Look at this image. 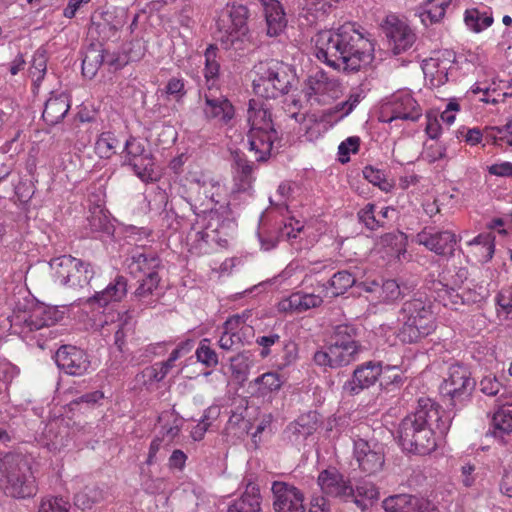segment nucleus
I'll list each match as a JSON object with an SVG mask.
<instances>
[{"mask_svg": "<svg viewBox=\"0 0 512 512\" xmlns=\"http://www.w3.org/2000/svg\"><path fill=\"white\" fill-rule=\"evenodd\" d=\"M315 56L336 70L355 72L373 60L374 44L355 23L322 30L313 38Z\"/></svg>", "mask_w": 512, "mask_h": 512, "instance_id": "1", "label": "nucleus"}, {"mask_svg": "<svg viewBox=\"0 0 512 512\" xmlns=\"http://www.w3.org/2000/svg\"><path fill=\"white\" fill-rule=\"evenodd\" d=\"M450 424L449 414L436 401L420 397L415 412L399 425V444L408 453L429 454L435 450L437 440L446 435Z\"/></svg>", "mask_w": 512, "mask_h": 512, "instance_id": "2", "label": "nucleus"}, {"mask_svg": "<svg viewBox=\"0 0 512 512\" xmlns=\"http://www.w3.org/2000/svg\"><path fill=\"white\" fill-rule=\"evenodd\" d=\"M128 293L126 277L117 275L102 291L89 297L86 303L92 308H103L102 315L94 320V326L104 335L114 333V343L121 349L126 334L132 329V318L127 310L117 311L110 304L121 302Z\"/></svg>", "mask_w": 512, "mask_h": 512, "instance_id": "3", "label": "nucleus"}, {"mask_svg": "<svg viewBox=\"0 0 512 512\" xmlns=\"http://www.w3.org/2000/svg\"><path fill=\"white\" fill-rule=\"evenodd\" d=\"M35 457L17 449L0 458V489L14 499H30L38 492Z\"/></svg>", "mask_w": 512, "mask_h": 512, "instance_id": "4", "label": "nucleus"}, {"mask_svg": "<svg viewBox=\"0 0 512 512\" xmlns=\"http://www.w3.org/2000/svg\"><path fill=\"white\" fill-rule=\"evenodd\" d=\"M466 267L444 270L440 274V280L434 284L435 300L443 306L458 311L461 307L480 302L487 295V289L483 285H474L471 281L463 286L468 279Z\"/></svg>", "mask_w": 512, "mask_h": 512, "instance_id": "5", "label": "nucleus"}, {"mask_svg": "<svg viewBox=\"0 0 512 512\" xmlns=\"http://www.w3.org/2000/svg\"><path fill=\"white\" fill-rule=\"evenodd\" d=\"M247 122L249 149L254 153L257 161H264L271 155L274 143L278 140L269 105L266 102L251 99L248 104Z\"/></svg>", "mask_w": 512, "mask_h": 512, "instance_id": "6", "label": "nucleus"}, {"mask_svg": "<svg viewBox=\"0 0 512 512\" xmlns=\"http://www.w3.org/2000/svg\"><path fill=\"white\" fill-rule=\"evenodd\" d=\"M357 329L349 324L334 329L331 343L314 353L313 360L321 367L339 368L357 360L361 346L356 340Z\"/></svg>", "mask_w": 512, "mask_h": 512, "instance_id": "7", "label": "nucleus"}, {"mask_svg": "<svg viewBox=\"0 0 512 512\" xmlns=\"http://www.w3.org/2000/svg\"><path fill=\"white\" fill-rule=\"evenodd\" d=\"M253 91L262 98L276 99L287 94L295 81L293 68L280 61L271 60L254 67Z\"/></svg>", "mask_w": 512, "mask_h": 512, "instance_id": "8", "label": "nucleus"}, {"mask_svg": "<svg viewBox=\"0 0 512 512\" xmlns=\"http://www.w3.org/2000/svg\"><path fill=\"white\" fill-rule=\"evenodd\" d=\"M399 321L402 327L399 337L403 342L413 343L429 335L435 329V315L430 300L413 298L401 309Z\"/></svg>", "mask_w": 512, "mask_h": 512, "instance_id": "9", "label": "nucleus"}, {"mask_svg": "<svg viewBox=\"0 0 512 512\" xmlns=\"http://www.w3.org/2000/svg\"><path fill=\"white\" fill-rule=\"evenodd\" d=\"M248 9L243 5H227L216 20V38L225 49L241 50L248 37Z\"/></svg>", "mask_w": 512, "mask_h": 512, "instance_id": "10", "label": "nucleus"}, {"mask_svg": "<svg viewBox=\"0 0 512 512\" xmlns=\"http://www.w3.org/2000/svg\"><path fill=\"white\" fill-rule=\"evenodd\" d=\"M57 283L62 286L80 290L87 287L94 277L90 263L70 255L54 258L50 262Z\"/></svg>", "mask_w": 512, "mask_h": 512, "instance_id": "11", "label": "nucleus"}, {"mask_svg": "<svg viewBox=\"0 0 512 512\" xmlns=\"http://www.w3.org/2000/svg\"><path fill=\"white\" fill-rule=\"evenodd\" d=\"M387 38L388 48L394 55L408 52L417 40L408 21L396 14H388L381 24Z\"/></svg>", "mask_w": 512, "mask_h": 512, "instance_id": "12", "label": "nucleus"}, {"mask_svg": "<svg viewBox=\"0 0 512 512\" xmlns=\"http://www.w3.org/2000/svg\"><path fill=\"white\" fill-rule=\"evenodd\" d=\"M422 109L409 91L401 90L392 94L382 105L380 120L391 123L394 120L417 121Z\"/></svg>", "mask_w": 512, "mask_h": 512, "instance_id": "13", "label": "nucleus"}, {"mask_svg": "<svg viewBox=\"0 0 512 512\" xmlns=\"http://www.w3.org/2000/svg\"><path fill=\"white\" fill-rule=\"evenodd\" d=\"M475 387L468 369L462 365H451L439 389L443 397L449 398L453 405L468 400Z\"/></svg>", "mask_w": 512, "mask_h": 512, "instance_id": "14", "label": "nucleus"}, {"mask_svg": "<svg viewBox=\"0 0 512 512\" xmlns=\"http://www.w3.org/2000/svg\"><path fill=\"white\" fill-rule=\"evenodd\" d=\"M303 92L311 104H327L341 95L342 88L338 79L317 71L307 78Z\"/></svg>", "mask_w": 512, "mask_h": 512, "instance_id": "15", "label": "nucleus"}, {"mask_svg": "<svg viewBox=\"0 0 512 512\" xmlns=\"http://www.w3.org/2000/svg\"><path fill=\"white\" fill-rule=\"evenodd\" d=\"M63 319V313L55 307L34 305L29 311L16 312L11 316V326H23L27 331L49 327Z\"/></svg>", "mask_w": 512, "mask_h": 512, "instance_id": "16", "label": "nucleus"}, {"mask_svg": "<svg viewBox=\"0 0 512 512\" xmlns=\"http://www.w3.org/2000/svg\"><path fill=\"white\" fill-rule=\"evenodd\" d=\"M394 369L400 370L399 365L387 364L383 366L381 362H366L354 370L351 379L343 384L342 391L349 396L358 395L363 390L373 386L383 372Z\"/></svg>", "mask_w": 512, "mask_h": 512, "instance_id": "17", "label": "nucleus"}, {"mask_svg": "<svg viewBox=\"0 0 512 512\" xmlns=\"http://www.w3.org/2000/svg\"><path fill=\"white\" fill-rule=\"evenodd\" d=\"M353 457L358 468L367 475L380 472L385 463L383 446L361 438L354 440Z\"/></svg>", "mask_w": 512, "mask_h": 512, "instance_id": "18", "label": "nucleus"}, {"mask_svg": "<svg viewBox=\"0 0 512 512\" xmlns=\"http://www.w3.org/2000/svg\"><path fill=\"white\" fill-rule=\"evenodd\" d=\"M125 162L133 169L134 173L144 182L156 180L154 174V162L141 141L136 138H129L125 142L123 150Z\"/></svg>", "mask_w": 512, "mask_h": 512, "instance_id": "19", "label": "nucleus"}, {"mask_svg": "<svg viewBox=\"0 0 512 512\" xmlns=\"http://www.w3.org/2000/svg\"><path fill=\"white\" fill-rule=\"evenodd\" d=\"M201 109L205 119L219 125H227L235 116V109L232 103L222 94L217 95L216 91L209 86L208 92L201 97Z\"/></svg>", "mask_w": 512, "mask_h": 512, "instance_id": "20", "label": "nucleus"}, {"mask_svg": "<svg viewBox=\"0 0 512 512\" xmlns=\"http://www.w3.org/2000/svg\"><path fill=\"white\" fill-rule=\"evenodd\" d=\"M414 241L439 256L450 257L454 255L457 237L450 230L424 228L415 236Z\"/></svg>", "mask_w": 512, "mask_h": 512, "instance_id": "21", "label": "nucleus"}, {"mask_svg": "<svg viewBox=\"0 0 512 512\" xmlns=\"http://www.w3.org/2000/svg\"><path fill=\"white\" fill-rule=\"evenodd\" d=\"M422 69L425 76L430 78L432 85L441 86L449 81L456 70L455 53L450 50L438 52L424 60Z\"/></svg>", "mask_w": 512, "mask_h": 512, "instance_id": "22", "label": "nucleus"}, {"mask_svg": "<svg viewBox=\"0 0 512 512\" xmlns=\"http://www.w3.org/2000/svg\"><path fill=\"white\" fill-rule=\"evenodd\" d=\"M271 491L275 512L305 511L304 494L297 487L283 481H274Z\"/></svg>", "mask_w": 512, "mask_h": 512, "instance_id": "23", "label": "nucleus"}, {"mask_svg": "<svg viewBox=\"0 0 512 512\" xmlns=\"http://www.w3.org/2000/svg\"><path fill=\"white\" fill-rule=\"evenodd\" d=\"M55 362L60 370L72 376L84 375L91 365L83 350L70 345L62 346L57 350Z\"/></svg>", "mask_w": 512, "mask_h": 512, "instance_id": "24", "label": "nucleus"}, {"mask_svg": "<svg viewBox=\"0 0 512 512\" xmlns=\"http://www.w3.org/2000/svg\"><path fill=\"white\" fill-rule=\"evenodd\" d=\"M318 485L323 493L348 500L354 496V488L336 469H326L318 476Z\"/></svg>", "mask_w": 512, "mask_h": 512, "instance_id": "25", "label": "nucleus"}, {"mask_svg": "<svg viewBox=\"0 0 512 512\" xmlns=\"http://www.w3.org/2000/svg\"><path fill=\"white\" fill-rule=\"evenodd\" d=\"M325 296L319 285L312 293L296 292L279 303L280 310L290 312H305L311 308L319 307Z\"/></svg>", "mask_w": 512, "mask_h": 512, "instance_id": "26", "label": "nucleus"}, {"mask_svg": "<svg viewBox=\"0 0 512 512\" xmlns=\"http://www.w3.org/2000/svg\"><path fill=\"white\" fill-rule=\"evenodd\" d=\"M261 496L255 487H248L239 497L228 499L218 506V512H260Z\"/></svg>", "mask_w": 512, "mask_h": 512, "instance_id": "27", "label": "nucleus"}, {"mask_svg": "<svg viewBox=\"0 0 512 512\" xmlns=\"http://www.w3.org/2000/svg\"><path fill=\"white\" fill-rule=\"evenodd\" d=\"M69 442V429L58 420L46 425L40 439V444L52 453L60 452Z\"/></svg>", "mask_w": 512, "mask_h": 512, "instance_id": "28", "label": "nucleus"}, {"mask_svg": "<svg viewBox=\"0 0 512 512\" xmlns=\"http://www.w3.org/2000/svg\"><path fill=\"white\" fill-rule=\"evenodd\" d=\"M263 12L269 36L279 35L287 26V18L284 8L279 0H259Z\"/></svg>", "mask_w": 512, "mask_h": 512, "instance_id": "29", "label": "nucleus"}, {"mask_svg": "<svg viewBox=\"0 0 512 512\" xmlns=\"http://www.w3.org/2000/svg\"><path fill=\"white\" fill-rule=\"evenodd\" d=\"M70 109V101L65 93H51L42 113L48 125H56L63 120Z\"/></svg>", "mask_w": 512, "mask_h": 512, "instance_id": "30", "label": "nucleus"}, {"mask_svg": "<svg viewBox=\"0 0 512 512\" xmlns=\"http://www.w3.org/2000/svg\"><path fill=\"white\" fill-rule=\"evenodd\" d=\"M452 0H426L416 10V15L425 27L440 23Z\"/></svg>", "mask_w": 512, "mask_h": 512, "instance_id": "31", "label": "nucleus"}, {"mask_svg": "<svg viewBox=\"0 0 512 512\" xmlns=\"http://www.w3.org/2000/svg\"><path fill=\"white\" fill-rule=\"evenodd\" d=\"M189 182L190 190L197 193V200L201 201L202 204L204 200L212 203H219L221 201L220 196L224 192V188L219 182L195 176H192Z\"/></svg>", "mask_w": 512, "mask_h": 512, "instance_id": "32", "label": "nucleus"}, {"mask_svg": "<svg viewBox=\"0 0 512 512\" xmlns=\"http://www.w3.org/2000/svg\"><path fill=\"white\" fill-rule=\"evenodd\" d=\"M424 505L423 500L406 494L390 496L382 504L386 512H424Z\"/></svg>", "mask_w": 512, "mask_h": 512, "instance_id": "33", "label": "nucleus"}, {"mask_svg": "<svg viewBox=\"0 0 512 512\" xmlns=\"http://www.w3.org/2000/svg\"><path fill=\"white\" fill-rule=\"evenodd\" d=\"M467 245L471 248V253L478 262L486 263L490 261L494 255L495 236L491 233L479 234L471 241L467 242Z\"/></svg>", "mask_w": 512, "mask_h": 512, "instance_id": "34", "label": "nucleus"}, {"mask_svg": "<svg viewBox=\"0 0 512 512\" xmlns=\"http://www.w3.org/2000/svg\"><path fill=\"white\" fill-rule=\"evenodd\" d=\"M328 284V287L322 284L319 288L325 292V296L336 297L344 294L355 284V277L348 271H339L332 276Z\"/></svg>", "mask_w": 512, "mask_h": 512, "instance_id": "35", "label": "nucleus"}, {"mask_svg": "<svg viewBox=\"0 0 512 512\" xmlns=\"http://www.w3.org/2000/svg\"><path fill=\"white\" fill-rule=\"evenodd\" d=\"M235 182L238 191H247L251 188L253 182V164L238 152L234 154Z\"/></svg>", "mask_w": 512, "mask_h": 512, "instance_id": "36", "label": "nucleus"}, {"mask_svg": "<svg viewBox=\"0 0 512 512\" xmlns=\"http://www.w3.org/2000/svg\"><path fill=\"white\" fill-rule=\"evenodd\" d=\"M364 289L367 292L375 293L377 298L383 302L394 301L401 294L400 287L395 280H385L382 284L376 281L366 283Z\"/></svg>", "mask_w": 512, "mask_h": 512, "instance_id": "37", "label": "nucleus"}, {"mask_svg": "<svg viewBox=\"0 0 512 512\" xmlns=\"http://www.w3.org/2000/svg\"><path fill=\"white\" fill-rule=\"evenodd\" d=\"M159 266V259L152 253H146L144 250H136L129 258L128 268L131 273L143 272L149 273L155 271Z\"/></svg>", "mask_w": 512, "mask_h": 512, "instance_id": "38", "label": "nucleus"}, {"mask_svg": "<svg viewBox=\"0 0 512 512\" xmlns=\"http://www.w3.org/2000/svg\"><path fill=\"white\" fill-rule=\"evenodd\" d=\"M106 492L98 486H86L82 491L78 492L74 497L77 507L82 510L90 509L94 504L104 500Z\"/></svg>", "mask_w": 512, "mask_h": 512, "instance_id": "39", "label": "nucleus"}, {"mask_svg": "<svg viewBox=\"0 0 512 512\" xmlns=\"http://www.w3.org/2000/svg\"><path fill=\"white\" fill-rule=\"evenodd\" d=\"M464 21L471 31L479 33L493 24V17L491 13L473 8L465 11Z\"/></svg>", "mask_w": 512, "mask_h": 512, "instance_id": "40", "label": "nucleus"}, {"mask_svg": "<svg viewBox=\"0 0 512 512\" xmlns=\"http://www.w3.org/2000/svg\"><path fill=\"white\" fill-rule=\"evenodd\" d=\"M499 401L501 404L493 415L492 424L495 430L508 434L512 432V401L503 402L502 398Z\"/></svg>", "mask_w": 512, "mask_h": 512, "instance_id": "41", "label": "nucleus"}, {"mask_svg": "<svg viewBox=\"0 0 512 512\" xmlns=\"http://www.w3.org/2000/svg\"><path fill=\"white\" fill-rule=\"evenodd\" d=\"M283 383V378L276 372L264 373L254 380L258 394L263 397L278 391Z\"/></svg>", "mask_w": 512, "mask_h": 512, "instance_id": "42", "label": "nucleus"}, {"mask_svg": "<svg viewBox=\"0 0 512 512\" xmlns=\"http://www.w3.org/2000/svg\"><path fill=\"white\" fill-rule=\"evenodd\" d=\"M484 138L487 142H491L495 145L501 146L507 144L512 146V119L504 126L486 128Z\"/></svg>", "mask_w": 512, "mask_h": 512, "instance_id": "43", "label": "nucleus"}, {"mask_svg": "<svg viewBox=\"0 0 512 512\" xmlns=\"http://www.w3.org/2000/svg\"><path fill=\"white\" fill-rule=\"evenodd\" d=\"M159 423L163 440L170 442L178 435L182 420L171 412H164L159 417Z\"/></svg>", "mask_w": 512, "mask_h": 512, "instance_id": "44", "label": "nucleus"}, {"mask_svg": "<svg viewBox=\"0 0 512 512\" xmlns=\"http://www.w3.org/2000/svg\"><path fill=\"white\" fill-rule=\"evenodd\" d=\"M230 362L232 373L246 380L250 369L254 366V355L250 351H243L232 357Z\"/></svg>", "mask_w": 512, "mask_h": 512, "instance_id": "45", "label": "nucleus"}, {"mask_svg": "<svg viewBox=\"0 0 512 512\" xmlns=\"http://www.w3.org/2000/svg\"><path fill=\"white\" fill-rule=\"evenodd\" d=\"M217 48L213 45H210L204 54L205 57V67H204V77L206 79L207 87L211 86L213 89L216 78L219 74L220 65L216 59Z\"/></svg>", "mask_w": 512, "mask_h": 512, "instance_id": "46", "label": "nucleus"}, {"mask_svg": "<svg viewBox=\"0 0 512 512\" xmlns=\"http://www.w3.org/2000/svg\"><path fill=\"white\" fill-rule=\"evenodd\" d=\"M160 278L156 271H151L141 280L138 288L135 290V297L142 302L149 303L150 296L157 289Z\"/></svg>", "mask_w": 512, "mask_h": 512, "instance_id": "47", "label": "nucleus"}, {"mask_svg": "<svg viewBox=\"0 0 512 512\" xmlns=\"http://www.w3.org/2000/svg\"><path fill=\"white\" fill-rule=\"evenodd\" d=\"M119 142L110 132L102 133L95 142V152L100 158L108 159L116 153Z\"/></svg>", "mask_w": 512, "mask_h": 512, "instance_id": "48", "label": "nucleus"}, {"mask_svg": "<svg viewBox=\"0 0 512 512\" xmlns=\"http://www.w3.org/2000/svg\"><path fill=\"white\" fill-rule=\"evenodd\" d=\"M103 61L104 57L100 50L89 49L82 60L83 75L90 79L93 78Z\"/></svg>", "mask_w": 512, "mask_h": 512, "instance_id": "49", "label": "nucleus"}, {"mask_svg": "<svg viewBox=\"0 0 512 512\" xmlns=\"http://www.w3.org/2000/svg\"><path fill=\"white\" fill-rule=\"evenodd\" d=\"M210 344V340L204 338L200 341L195 351L197 361L208 368L215 367L219 363L218 355L216 351L211 348Z\"/></svg>", "mask_w": 512, "mask_h": 512, "instance_id": "50", "label": "nucleus"}, {"mask_svg": "<svg viewBox=\"0 0 512 512\" xmlns=\"http://www.w3.org/2000/svg\"><path fill=\"white\" fill-rule=\"evenodd\" d=\"M47 69V58L45 51L37 50L33 55L31 66L29 68V75L32 78L34 85H39L43 80Z\"/></svg>", "mask_w": 512, "mask_h": 512, "instance_id": "51", "label": "nucleus"}, {"mask_svg": "<svg viewBox=\"0 0 512 512\" xmlns=\"http://www.w3.org/2000/svg\"><path fill=\"white\" fill-rule=\"evenodd\" d=\"M176 360L177 359H173V354L171 353L166 361L156 363L153 366L146 368L143 372V375L149 380L159 382L163 380L175 366Z\"/></svg>", "mask_w": 512, "mask_h": 512, "instance_id": "52", "label": "nucleus"}, {"mask_svg": "<svg viewBox=\"0 0 512 512\" xmlns=\"http://www.w3.org/2000/svg\"><path fill=\"white\" fill-rule=\"evenodd\" d=\"M376 208L375 204L368 203L358 212L359 221L370 230H376L384 226L383 220L377 216Z\"/></svg>", "mask_w": 512, "mask_h": 512, "instance_id": "53", "label": "nucleus"}, {"mask_svg": "<svg viewBox=\"0 0 512 512\" xmlns=\"http://www.w3.org/2000/svg\"><path fill=\"white\" fill-rule=\"evenodd\" d=\"M38 512H70V503L60 496H46L41 499Z\"/></svg>", "mask_w": 512, "mask_h": 512, "instance_id": "54", "label": "nucleus"}, {"mask_svg": "<svg viewBox=\"0 0 512 512\" xmlns=\"http://www.w3.org/2000/svg\"><path fill=\"white\" fill-rule=\"evenodd\" d=\"M379 496V492L374 484L370 482H363L356 486L354 489V496H350L358 506L364 508L366 505L363 500H374Z\"/></svg>", "mask_w": 512, "mask_h": 512, "instance_id": "55", "label": "nucleus"}, {"mask_svg": "<svg viewBox=\"0 0 512 512\" xmlns=\"http://www.w3.org/2000/svg\"><path fill=\"white\" fill-rule=\"evenodd\" d=\"M223 328L224 331L218 340L219 347L225 351L240 349L243 345L241 344L240 338L237 336V329L228 328L227 321H225Z\"/></svg>", "mask_w": 512, "mask_h": 512, "instance_id": "56", "label": "nucleus"}, {"mask_svg": "<svg viewBox=\"0 0 512 512\" xmlns=\"http://www.w3.org/2000/svg\"><path fill=\"white\" fill-rule=\"evenodd\" d=\"M363 176L367 181L378 186L382 191L388 192L392 188V185L385 178V173L373 166H366L363 169Z\"/></svg>", "mask_w": 512, "mask_h": 512, "instance_id": "57", "label": "nucleus"}, {"mask_svg": "<svg viewBox=\"0 0 512 512\" xmlns=\"http://www.w3.org/2000/svg\"><path fill=\"white\" fill-rule=\"evenodd\" d=\"M360 138L358 136H351L345 139L338 146L339 161L347 163L350 160V154H356L359 151Z\"/></svg>", "mask_w": 512, "mask_h": 512, "instance_id": "58", "label": "nucleus"}, {"mask_svg": "<svg viewBox=\"0 0 512 512\" xmlns=\"http://www.w3.org/2000/svg\"><path fill=\"white\" fill-rule=\"evenodd\" d=\"M304 229V225L294 218H289L284 222L283 227L280 228L278 239L281 240H292L296 239Z\"/></svg>", "mask_w": 512, "mask_h": 512, "instance_id": "59", "label": "nucleus"}, {"mask_svg": "<svg viewBox=\"0 0 512 512\" xmlns=\"http://www.w3.org/2000/svg\"><path fill=\"white\" fill-rule=\"evenodd\" d=\"M309 418V416L299 417L296 421L288 425L287 430L294 435L307 437L312 434L315 429L314 423H311Z\"/></svg>", "mask_w": 512, "mask_h": 512, "instance_id": "60", "label": "nucleus"}, {"mask_svg": "<svg viewBox=\"0 0 512 512\" xmlns=\"http://www.w3.org/2000/svg\"><path fill=\"white\" fill-rule=\"evenodd\" d=\"M421 155L423 160L427 161L428 163H434L438 160L445 158L446 147L438 142L432 144H425L424 150Z\"/></svg>", "mask_w": 512, "mask_h": 512, "instance_id": "61", "label": "nucleus"}, {"mask_svg": "<svg viewBox=\"0 0 512 512\" xmlns=\"http://www.w3.org/2000/svg\"><path fill=\"white\" fill-rule=\"evenodd\" d=\"M18 368L6 359H0V394L6 386V383L11 381L18 375Z\"/></svg>", "mask_w": 512, "mask_h": 512, "instance_id": "62", "label": "nucleus"}, {"mask_svg": "<svg viewBox=\"0 0 512 512\" xmlns=\"http://www.w3.org/2000/svg\"><path fill=\"white\" fill-rule=\"evenodd\" d=\"M501 387L500 381L492 374L484 376L479 383L480 391L488 396H496Z\"/></svg>", "mask_w": 512, "mask_h": 512, "instance_id": "63", "label": "nucleus"}, {"mask_svg": "<svg viewBox=\"0 0 512 512\" xmlns=\"http://www.w3.org/2000/svg\"><path fill=\"white\" fill-rule=\"evenodd\" d=\"M497 303L505 311L506 317L512 319V287L499 293Z\"/></svg>", "mask_w": 512, "mask_h": 512, "instance_id": "64", "label": "nucleus"}]
</instances>
